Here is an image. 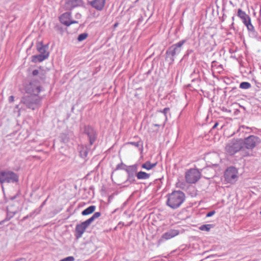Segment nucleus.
Returning a JSON list of instances; mask_svg holds the SVG:
<instances>
[{"label": "nucleus", "instance_id": "nucleus-1", "mask_svg": "<svg viewBox=\"0 0 261 261\" xmlns=\"http://www.w3.org/2000/svg\"><path fill=\"white\" fill-rule=\"evenodd\" d=\"M167 204L172 208L179 207L185 200V194L180 191H174L167 196Z\"/></svg>", "mask_w": 261, "mask_h": 261}, {"label": "nucleus", "instance_id": "nucleus-2", "mask_svg": "<svg viewBox=\"0 0 261 261\" xmlns=\"http://www.w3.org/2000/svg\"><path fill=\"white\" fill-rule=\"evenodd\" d=\"M41 98L38 95L30 94L23 97L21 102L25 105L27 108L35 110L40 105Z\"/></svg>", "mask_w": 261, "mask_h": 261}, {"label": "nucleus", "instance_id": "nucleus-3", "mask_svg": "<svg viewBox=\"0 0 261 261\" xmlns=\"http://www.w3.org/2000/svg\"><path fill=\"white\" fill-rule=\"evenodd\" d=\"M242 147V142L237 140L230 141L225 147V150L227 153L229 155H233L239 151Z\"/></svg>", "mask_w": 261, "mask_h": 261}, {"label": "nucleus", "instance_id": "nucleus-4", "mask_svg": "<svg viewBox=\"0 0 261 261\" xmlns=\"http://www.w3.org/2000/svg\"><path fill=\"white\" fill-rule=\"evenodd\" d=\"M185 42L186 40H182L177 43L172 45L166 51V54L169 56H171L172 57L171 59L173 61L174 57L180 53L182 46Z\"/></svg>", "mask_w": 261, "mask_h": 261}, {"label": "nucleus", "instance_id": "nucleus-5", "mask_svg": "<svg viewBox=\"0 0 261 261\" xmlns=\"http://www.w3.org/2000/svg\"><path fill=\"white\" fill-rule=\"evenodd\" d=\"M260 142L259 138L255 136H250L245 139L244 145L248 149H252Z\"/></svg>", "mask_w": 261, "mask_h": 261}, {"label": "nucleus", "instance_id": "nucleus-6", "mask_svg": "<svg viewBox=\"0 0 261 261\" xmlns=\"http://www.w3.org/2000/svg\"><path fill=\"white\" fill-rule=\"evenodd\" d=\"M90 223L86 220L80 224L76 225L75 229V236L76 239L81 238L85 232L86 228L90 225Z\"/></svg>", "mask_w": 261, "mask_h": 261}, {"label": "nucleus", "instance_id": "nucleus-7", "mask_svg": "<svg viewBox=\"0 0 261 261\" xmlns=\"http://www.w3.org/2000/svg\"><path fill=\"white\" fill-rule=\"evenodd\" d=\"M186 179H199L201 178V173L196 168H191L185 173Z\"/></svg>", "mask_w": 261, "mask_h": 261}, {"label": "nucleus", "instance_id": "nucleus-8", "mask_svg": "<svg viewBox=\"0 0 261 261\" xmlns=\"http://www.w3.org/2000/svg\"><path fill=\"white\" fill-rule=\"evenodd\" d=\"M60 20L62 23L66 26H69L71 24L78 23V21L71 19V13L69 12L63 13L60 17Z\"/></svg>", "mask_w": 261, "mask_h": 261}, {"label": "nucleus", "instance_id": "nucleus-9", "mask_svg": "<svg viewBox=\"0 0 261 261\" xmlns=\"http://www.w3.org/2000/svg\"><path fill=\"white\" fill-rule=\"evenodd\" d=\"M191 182L190 180H178L176 184L177 188L181 189L184 190H191V189L194 188L191 184H195L197 180H192Z\"/></svg>", "mask_w": 261, "mask_h": 261}, {"label": "nucleus", "instance_id": "nucleus-10", "mask_svg": "<svg viewBox=\"0 0 261 261\" xmlns=\"http://www.w3.org/2000/svg\"><path fill=\"white\" fill-rule=\"evenodd\" d=\"M238 170L233 167H228L225 171V179H232L238 178Z\"/></svg>", "mask_w": 261, "mask_h": 261}, {"label": "nucleus", "instance_id": "nucleus-11", "mask_svg": "<svg viewBox=\"0 0 261 261\" xmlns=\"http://www.w3.org/2000/svg\"><path fill=\"white\" fill-rule=\"evenodd\" d=\"M169 110V109L168 108H166L163 110V111H161V113L157 116L158 118L160 119V120L158 121V122L160 124H154V125L155 126H160L161 125H162L163 127L164 126L167 118L166 114Z\"/></svg>", "mask_w": 261, "mask_h": 261}, {"label": "nucleus", "instance_id": "nucleus-12", "mask_svg": "<svg viewBox=\"0 0 261 261\" xmlns=\"http://www.w3.org/2000/svg\"><path fill=\"white\" fill-rule=\"evenodd\" d=\"M0 179H18L17 175L11 171H0Z\"/></svg>", "mask_w": 261, "mask_h": 261}, {"label": "nucleus", "instance_id": "nucleus-13", "mask_svg": "<svg viewBox=\"0 0 261 261\" xmlns=\"http://www.w3.org/2000/svg\"><path fill=\"white\" fill-rule=\"evenodd\" d=\"M40 91L41 86L38 84H35L33 82L31 83L27 88V92L34 95H37Z\"/></svg>", "mask_w": 261, "mask_h": 261}, {"label": "nucleus", "instance_id": "nucleus-14", "mask_svg": "<svg viewBox=\"0 0 261 261\" xmlns=\"http://www.w3.org/2000/svg\"><path fill=\"white\" fill-rule=\"evenodd\" d=\"M82 0H65L64 8L66 10H70L80 6Z\"/></svg>", "mask_w": 261, "mask_h": 261}, {"label": "nucleus", "instance_id": "nucleus-15", "mask_svg": "<svg viewBox=\"0 0 261 261\" xmlns=\"http://www.w3.org/2000/svg\"><path fill=\"white\" fill-rule=\"evenodd\" d=\"M244 25L246 27L250 37L253 38H257L258 37V33L255 31L254 26L251 23V20L248 21V22L244 24Z\"/></svg>", "mask_w": 261, "mask_h": 261}, {"label": "nucleus", "instance_id": "nucleus-16", "mask_svg": "<svg viewBox=\"0 0 261 261\" xmlns=\"http://www.w3.org/2000/svg\"><path fill=\"white\" fill-rule=\"evenodd\" d=\"M106 0H93L90 2L91 6L95 9L101 11L103 9Z\"/></svg>", "mask_w": 261, "mask_h": 261}, {"label": "nucleus", "instance_id": "nucleus-17", "mask_svg": "<svg viewBox=\"0 0 261 261\" xmlns=\"http://www.w3.org/2000/svg\"><path fill=\"white\" fill-rule=\"evenodd\" d=\"M237 16L241 19L244 24L248 22V21L251 20V18L249 15L247 14L246 12L241 9H238Z\"/></svg>", "mask_w": 261, "mask_h": 261}, {"label": "nucleus", "instance_id": "nucleus-18", "mask_svg": "<svg viewBox=\"0 0 261 261\" xmlns=\"http://www.w3.org/2000/svg\"><path fill=\"white\" fill-rule=\"evenodd\" d=\"M85 133L89 137L90 143L92 145L95 140V132L94 129L88 126L85 127Z\"/></svg>", "mask_w": 261, "mask_h": 261}, {"label": "nucleus", "instance_id": "nucleus-19", "mask_svg": "<svg viewBox=\"0 0 261 261\" xmlns=\"http://www.w3.org/2000/svg\"><path fill=\"white\" fill-rule=\"evenodd\" d=\"M126 171L128 174V178L129 179L134 178L136 176H137V165H134L128 167L126 169Z\"/></svg>", "mask_w": 261, "mask_h": 261}, {"label": "nucleus", "instance_id": "nucleus-20", "mask_svg": "<svg viewBox=\"0 0 261 261\" xmlns=\"http://www.w3.org/2000/svg\"><path fill=\"white\" fill-rule=\"evenodd\" d=\"M178 234L179 231L177 230L171 229L168 232H166L165 233H164L162 236V238L163 240H167L177 236V235H178Z\"/></svg>", "mask_w": 261, "mask_h": 261}, {"label": "nucleus", "instance_id": "nucleus-21", "mask_svg": "<svg viewBox=\"0 0 261 261\" xmlns=\"http://www.w3.org/2000/svg\"><path fill=\"white\" fill-rule=\"evenodd\" d=\"M49 56V53L46 54H39L32 56V61L33 62H42L47 59Z\"/></svg>", "mask_w": 261, "mask_h": 261}, {"label": "nucleus", "instance_id": "nucleus-22", "mask_svg": "<svg viewBox=\"0 0 261 261\" xmlns=\"http://www.w3.org/2000/svg\"><path fill=\"white\" fill-rule=\"evenodd\" d=\"M95 208H96V207H95V206H94V205L90 206L89 207H88V208H87L86 209L84 210L82 212V214L83 216H86L88 215H90V214L93 213L95 211Z\"/></svg>", "mask_w": 261, "mask_h": 261}, {"label": "nucleus", "instance_id": "nucleus-23", "mask_svg": "<svg viewBox=\"0 0 261 261\" xmlns=\"http://www.w3.org/2000/svg\"><path fill=\"white\" fill-rule=\"evenodd\" d=\"M37 48L38 51L40 53V54H46L48 53L46 51L45 47L43 45L42 43L41 42H39L37 44Z\"/></svg>", "mask_w": 261, "mask_h": 261}, {"label": "nucleus", "instance_id": "nucleus-24", "mask_svg": "<svg viewBox=\"0 0 261 261\" xmlns=\"http://www.w3.org/2000/svg\"><path fill=\"white\" fill-rule=\"evenodd\" d=\"M137 177L138 179H147L150 177V174L145 172L140 171L137 173Z\"/></svg>", "mask_w": 261, "mask_h": 261}, {"label": "nucleus", "instance_id": "nucleus-25", "mask_svg": "<svg viewBox=\"0 0 261 261\" xmlns=\"http://www.w3.org/2000/svg\"><path fill=\"white\" fill-rule=\"evenodd\" d=\"M156 163L151 164L150 162L148 161L142 164V167L147 170H150L155 166Z\"/></svg>", "mask_w": 261, "mask_h": 261}, {"label": "nucleus", "instance_id": "nucleus-26", "mask_svg": "<svg viewBox=\"0 0 261 261\" xmlns=\"http://www.w3.org/2000/svg\"><path fill=\"white\" fill-rule=\"evenodd\" d=\"M32 74L34 76H37L39 75H42V81H43L45 79V75L44 71L42 70H33Z\"/></svg>", "mask_w": 261, "mask_h": 261}, {"label": "nucleus", "instance_id": "nucleus-27", "mask_svg": "<svg viewBox=\"0 0 261 261\" xmlns=\"http://www.w3.org/2000/svg\"><path fill=\"white\" fill-rule=\"evenodd\" d=\"M100 216V213L99 212H96L94 214V215L89 219L87 220V221L91 224L95 219L98 218Z\"/></svg>", "mask_w": 261, "mask_h": 261}, {"label": "nucleus", "instance_id": "nucleus-28", "mask_svg": "<svg viewBox=\"0 0 261 261\" xmlns=\"http://www.w3.org/2000/svg\"><path fill=\"white\" fill-rule=\"evenodd\" d=\"M251 87V84L248 82H242L240 85V88L244 89H247Z\"/></svg>", "mask_w": 261, "mask_h": 261}, {"label": "nucleus", "instance_id": "nucleus-29", "mask_svg": "<svg viewBox=\"0 0 261 261\" xmlns=\"http://www.w3.org/2000/svg\"><path fill=\"white\" fill-rule=\"evenodd\" d=\"M60 140L63 143H67L68 141V137L67 134L63 133L61 134Z\"/></svg>", "mask_w": 261, "mask_h": 261}, {"label": "nucleus", "instance_id": "nucleus-30", "mask_svg": "<svg viewBox=\"0 0 261 261\" xmlns=\"http://www.w3.org/2000/svg\"><path fill=\"white\" fill-rule=\"evenodd\" d=\"M88 36V34L86 33L81 34L79 35L77 40L79 41H82L86 39Z\"/></svg>", "mask_w": 261, "mask_h": 261}, {"label": "nucleus", "instance_id": "nucleus-31", "mask_svg": "<svg viewBox=\"0 0 261 261\" xmlns=\"http://www.w3.org/2000/svg\"><path fill=\"white\" fill-rule=\"evenodd\" d=\"M211 227H212V225L205 224V225H201L199 227V229H200V230H202V231L205 230L206 231H208L210 230V228H211Z\"/></svg>", "mask_w": 261, "mask_h": 261}, {"label": "nucleus", "instance_id": "nucleus-32", "mask_svg": "<svg viewBox=\"0 0 261 261\" xmlns=\"http://www.w3.org/2000/svg\"><path fill=\"white\" fill-rule=\"evenodd\" d=\"M87 153L88 152L86 149L81 150L80 151V154H81V156H82L83 158L86 157L87 155Z\"/></svg>", "mask_w": 261, "mask_h": 261}, {"label": "nucleus", "instance_id": "nucleus-33", "mask_svg": "<svg viewBox=\"0 0 261 261\" xmlns=\"http://www.w3.org/2000/svg\"><path fill=\"white\" fill-rule=\"evenodd\" d=\"M128 144H131V145H133L135 146H136V147H139V146H140V144H139V142H128L127 143Z\"/></svg>", "mask_w": 261, "mask_h": 261}, {"label": "nucleus", "instance_id": "nucleus-34", "mask_svg": "<svg viewBox=\"0 0 261 261\" xmlns=\"http://www.w3.org/2000/svg\"><path fill=\"white\" fill-rule=\"evenodd\" d=\"M215 214V212L214 211H211V212H208V213L206 214V217H211V216H212L213 215H214Z\"/></svg>", "mask_w": 261, "mask_h": 261}, {"label": "nucleus", "instance_id": "nucleus-35", "mask_svg": "<svg viewBox=\"0 0 261 261\" xmlns=\"http://www.w3.org/2000/svg\"><path fill=\"white\" fill-rule=\"evenodd\" d=\"M14 97L13 96H10L9 97V101L10 102H12L14 101Z\"/></svg>", "mask_w": 261, "mask_h": 261}, {"label": "nucleus", "instance_id": "nucleus-36", "mask_svg": "<svg viewBox=\"0 0 261 261\" xmlns=\"http://www.w3.org/2000/svg\"><path fill=\"white\" fill-rule=\"evenodd\" d=\"M123 166H124V165L123 164H118L116 167V169H121V167H122Z\"/></svg>", "mask_w": 261, "mask_h": 261}, {"label": "nucleus", "instance_id": "nucleus-37", "mask_svg": "<svg viewBox=\"0 0 261 261\" xmlns=\"http://www.w3.org/2000/svg\"><path fill=\"white\" fill-rule=\"evenodd\" d=\"M218 122H216V123L214 124V125L213 126L212 128H213V129H214V128H216V127L218 126Z\"/></svg>", "mask_w": 261, "mask_h": 261}, {"label": "nucleus", "instance_id": "nucleus-38", "mask_svg": "<svg viewBox=\"0 0 261 261\" xmlns=\"http://www.w3.org/2000/svg\"><path fill=\"white\" fill-rule=\"evenodd\" d=\"M232 19L233 22H232V23H231V27L234 25V22H233V21H234V16H233V17H232Z\"/></svg>", "mask_w": 261, "mask_h": 261}, {"label": "nucleus", "instance_id": "nucleus-39", "mask_svg": "<svg viewBox=\"0 0 261 261\" xmlns=\"http://www.w3.org/2000/svg\"><path fill=\"white\" fill-rule=\"evenodd\" d=\"M38 76H39L40 79L42 80V75H39Z\"/></svg>", "mask_w": 261, "mask_h": 261}, {"label": "nucleus", "instance_id": "nucleus-40", "mask_svg": "<svg viewBox=\"0 0 261 261\" xmlns=\"http://www.w3.org/2000/svg\"><path fill=\"white\" fill-rule=\"evenodd\" d=\"M76 16H77V17H78V16L80 17V16H81V14H76Z\"/></svg>", "mask_w": 261, "mask_h": 261}, {"label": "nucleus", "instance_id": "nucleus-41", "mask_svg": "<svg viewBox=\"0 0 261 261\" xmlns=\"http://www.w3.org/2000/svg\"><path fill=\"white\" fill-rule=\"evenodd\" d=\"M6 180H1L2 184L4 183V182Z\"/></svg>", "mask_w": 261, "mask_h": 261}, {"label": "nucleus", "instance_id": "nucleus-42", "mask_svg": "<svg viewBox=\"0 0 261 261\" xmlns=\"http://www.w3.org/2000/svg\"><path fill=\"white\" fill-rule=\"evenodd\" d=\"M117 23L115 24V25H114L115 27H117Z\"/></svg>", "mask_w": 261, "mask_h": 261}, {"label": "nucleus", "instance_id": "nucleus-43", "mask_svg": "<svg viewBox=\"0 0 261 261\" xmlns=\"http://www.w3.org/2000/svg\"><path fill=\"white\" fill-rule=\"evenodd\" d=\"M260 213L261 214V211H260Z\"/></svg>", "mask_w": 261, "mask_h": 261}]
</instances>
